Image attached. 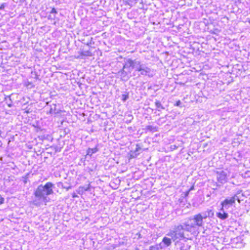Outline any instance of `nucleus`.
I'll list each match as a JSON object with an SVG mask.
<instances>
[{
	"instance_id": "obj_15",
	"label": "nucleus",
	"mask_w": 250,
	"mask_h": 250,
	"mask_svg": "<svg viewBox=\"0 0 250 250\" xmlns=\"http://www.w3.org/2000/svg\"><path fill=\"white\" fill-rule=\"evenodd\" d=\"M145 129L153 132L157 131V127L152 125H147Z\"/></svg>"
},
{
	"instance_id": "obj_36",
	"label": "nucleus",
	"mask_w": 250,
	"mask_h": 250,
	"mask_svg": "<svg viewBox=\"0 0 250 250\" xmlns=\"http://www.w3.org/2000/svg\"><path fill=\"white\" fill-rule=\"evenodd\" d=\"M188 192H189V191L187 192V195H188Z\"/></svg>"
},
{
	"instance_id": "obj_9",
	"label": "nucleus",
	"mask_w": 250,
	"mask_h": 250,
	"mask_svg": "<svg viewBox=\"0 0 250 250\" xmlns=\"http://www.w3.org/2000/svg\"><path fill=\"white\" fill-rule=\"evenodd\" d=\"M57 107V105L56 104H52V105H50L49 113L51 114L60 113L61 110Z\"/></svg>"
},
{
	"instance_id": "obj_29",
	"label": "nucleus",
	"mask_w": 250,
	"mask_h": 250,
	"mask_svg": "<svg viewBox=\"0 0 250 250\" xmlns=\"http://www.w3.org/2000/svg\"><path fill=\"white\" fill-rule=\"evenodd\" d=\"M222 206L221 208L220 209V212H226L225 211V207H223V206Z\"/></svg>"
},
{
	"instance_id": "obj_12",
	"label": "nucleus",
	"mask_w": 250,
	"mask_h": 250,
	"mask_svg": "<svg viewBox=\"0 0 250 250\" xmlns=\"http://www.w3.org/2000/svg\"><path fill=\"white\" fill-rule=\"evenodd\" d=\"M98 151V148L95 147L93 148H89L87 150V155L91 156L93 154L96 153Z\"/></svg>"
},
{
	"instance_id": "obj_4",
	"label": "nucleus",
	"mask_w": 250,
	"mask_h": 250,
	"mask_svg": "<svg viewBox=\"0 0 250 250\" xmlns=\"http://www.w3.org/2000/svg\"><path fill=\"white\" fill-rule=\"evenodd\" d=\"M236 200H237L239 202H240L238 197L236 194H235L232 197L226 198L223 201L221 202V205L223 206V207H225V208L227 209L229 207L235 204Z\"/></svg>"
},
{
	"instance_id": "obj_8",
	"label": "nucleus",
	"mask_w": 250,
	"mask_h": 250,
	"mask_svg": "<svg viewBox=\"0 0 250 250\" xmlns=\"http://www.w3.org/2000/svg\"><path fill=\"white\" fill-rule=\"evenodd\" d=\"M201 214L203 219H206L207 217L212 218L214 216V212L211 209H208Z\"/></svg>"
},
{
	"instance_id": "obj_31",
	"label": "nucleus",
	"mask_w": 250,
	"mask_h": 250,
	"mask_svg": "<svg viewBox=\"0 0 250 250\" xmlns=\"http://www.w3.org/2000/svg\"><path fill=\"white\" fill-rule=\"evenodd\" d=\"M4 198H2V197H0V204H3V202H4Z\"/></svg>"
},
{
	"instance_id": "obj_11",
	"label": "nucleus",
	"mask_w": 250,
	"mask_h": 250,
	"mask_svg": "<svg viewBox=\"0 0 250 250\" xmlns=\"http://www.w3.org/2000/svg\"><path fill=\"white\" fill-rule=\"evenodd\" d=\"M216 216L219 219L224 220L229 217V214L227 212H217Z\"/></svg>"
},
{
	"instance_id": "obj_10",
	"label": "nucleus",
	"mask_w": 250,
	"mask_h": 250,
	"mask_svg": "<svg viewBox=\"0 0 250 250\" xmlns=\"http://www.w3.org/2000/svg\"><path fill=\"white\" fill-rule=\"evenodd\" d=\"M14 96V94H11L10 96H7L5 97L4 101L6 102V104H7V105L11 107L12 106V97Z\"/></svg>"
},
{
	"instance_id": "obj_1",
	"label": "nucleus",
	"mask_w": 250,
	"mask_h": 250,
	"mask_svg": "<svg viewBox=\"0 0 250 250\" xmlns=\"http://www.w3.org/2000/svg\"><path fill=\"white\" fill-rule=\"evenodd\" d=\"M130 68H134L140 77H152L155 73L154 69L145 64L141 63L137 59L132 60L127 59L125 62L122 74H124L125 72L126 74Z\"/></svg>"
},
{
	"instance_id": "obj_23",
	"label": "nucleus",
	"mask_w": 250,
	"mask_h": 250,
	"mask_svg": "<svg viewBox=\"0 0 250 250\" xmlns=\"http://www.w3.org/2000/svg\"><path fill=\"white\" fill-rule=\"evenodd\" d=\"M149 250H159V247L158 245L151 246L149 247Z\"/></svg>"
},
{
	"instance_id": "obj_21",
	"label": "nucleus",
	"mask_w": 250,
	"mask_h": 250,
	"mask_svg": "<svg viewBox=\"0 0 250 250\" xmlns=\"http://www.w3.org/2000/svg\"><path fill=\"white\" fill-rule=\"evenodd\" d=\"M83 43L88 46H90L94 44V42L92 41V38H90V39L89 41H87L86 42H83Z\"/></svg>"
},
{
	"instance_id": "obj_18",
	"label": "nucleus",
	"mask_w": 250,
	"mask_h": 250,
	"mask_svg": "<svg viewBox=\"0 0 250 250\" xmlns=\"http://www.w3.org/2000/svg\"><path fill=\"white\" fill-rule=\"evenodd\" d=\"M80 54L81 56H86V57L92 56V53L90 51H89V50L82 51L80 53Z\"/></svg>"
},
{
	"instance_id": "obj_13",
	"label": "nucleus",
	"mask_w": 250,
	"mask_h": 250,
	"mask_svg": "<svg viewBox=\"0 0 250 250\" xmlns=\"http://www.w3.org/2000/svg\"><path fill=\"white\" fill-rule=\"evenodd\" d=\"M155 105L156 106L158 111H160L161 109H165V107L162 105V104H161V102L158 100H155Z\"/></svg>"
},
{
	"instance_id": "obj_17",
	"label": "nucleus",
	"mask_w": 250,
	"mask_h": 250,
	"mask_svg": "<svg viewBox=\"0 0 250 250\" xmlns=\"http://www.w3.org/2000/svg\"><path fill=\"white\" fill-rule=\"evenodd\" d=\"M24 85L26 86L27 88L31 89L34 87V85L32 82H29L28 81H25L24 83Z\"/></svg>"
},
{
	"instance_id": "obj_16",
	"label": "nucleus",
	"mask_w": 250,
	"mask_h": 250,
	"mask_svg": "<svg viewBox=\"0 0 250 250\" xmlns=\"http://www.w3.org/2000/svg\"><path fill=\"white\" fill-rule=\"evenodd\" d=\"M72 80L74 81V82H72L71 83H73V85L74 86H76V85H78V86L80 88H83V86L84 85L80 82V81H77L76 79H72Z\"/></svg>"
},
{
	"instance_id": "obj_14",
	"label": "nucleus",
	"mask_w": 250,
	"mask_h": 250,
	"mask_svg": "<svg viewBox=\"0 0 250 250\" xmlns=\"http://www.w3.org/2000/svg\"><path fill=\"white\" fill-rule=\"evenodd\" d=\"M162 241L167 246H169L171 244V239L166 237L163 238Z\"/></svg>"
},
{
	"instance_id": "obj_35",
	"label": "nucleus",
	"mask_w": 250,
	"mask_h": 250,
	"mask_svg": "<svg viewBox=\"0 0 250 250\" xmlns=\"http://www.w3.org/2000/svg\"><path fill=\"white\" fill-rule=\"evenodd\" d=\"M123 76V77H125V76H126V75H124Z\"/></svg>"
},
{
	"instance_id": "obj_3",
	"label": "nucleus",
	"mask_w": 250,
	"mask_h": 250,
	"mask_svg": "<svg viewBox=\"0 0 250 250\" xmlns=\"http://www.w3.org/2000/svg\"><path fill=\"white\" fill-rule=\"evenodd\" d=\"M183 224L175 225L167 233V235L170 236L173 241L178 242L179 240L188 239V234H186L185 227L183 226Z\"/></svg>"
},
{
	"instance_id": "obj_20",
	"label": "nucleus",
	"mask_w": 250,
	"mask_h": 250,
	"mask_svg": "<svg viewBox=\"0 0 250 250\" xmlns=\"http://www.w3.org/2000/svg\"><path fill=\"white\" fill-rule=\"evenodd\" d=\"M128 93H125V94H122V100L125 102L128 99Z\"/></svg>"
},
{
	"instance_id": "obj_27",
	"label": "nucleus",
	"mask_w": 250,
	"mask_h": 250,
	"mask_svg": "<svg viewBox=\"0 0 250 250\" xmlns=\"http://www.w3.org/2000/svg\"><path fill=\"white\" fill-rule=\"evenodd\" d=\"M6 5V4L5 3H3L2 4H1V5L0 6V10L4 9V8L5 7Z\"/></svg>"
},
{
	"instance_id": "obj_26",
	"label": "nucleus",
	"mask_w": 250,
	"mask_h": 250,
	"mask_svg": "<svg viewBox=\"0 0 250 250\" xmlns=\"http://www.w3.org/2000/svg\"><path fill=\"white\" fill-rule=\"evenodd\" d=\"M23 182L25 184L27 183L28 177L27 176L22 177Z\"/></svg>"
},
{
	"instance_id": "obj_6",
	"label": "nucleus",
	"mask_w": 250,
	"mask_h": 250,
	"mask_svg": "<svg viewBox=\"0 0 250 250\" xmlns=\"http://www.w3.org/2000/svg\"><path fill=\"white\" fill-rule=\"evenodd\" d=\"M217 178L218 181L221 184H225L227 182V174L222 170L217 172Z\"/></svg>"
},
{
	"instance_id": "obj_34",
	"label": "nucleus",
	"mask_w": 250,
	"mask_h": 250,
	"mask_svg": "<svg viewBox=\"0 0 250 250\" xmlns=\"http://www.w3.org/2000/svg\"><path fill=\"white\" fill-rule=\"evenodd\" d=\"M135 250H139V249H138V248H136L135 249Z\"/></svg>"
},
{
	"instance_id": "obj_7",
	"label": "nucleus",
	"mask_w": 250,
	"mask_h": 250,
	"mask_svg": "<svg viewBox=\"0 0 250 250\" xmlns=\"http://www.w3.org/2000/svg\"><path fill=\"white\" fill-rule=\"evenodd\" d=\"M194 222H195V224H196L198 227H202L203 225V218L201 216V214L199 213L196 215H195L192 217Z\"/></svg>"
},
{
	"instance_id": "obj_2",
	"label": "nucleus",
	"mask_w": 250,
	"mask_h": 250,
	"mask_svg": "<svg viewBox=\"0 0 250 250\" xmlns=\"http://www.w3.org/2000/svg\"><path fill=\"white\" fill-rule=\"evenodd\" d=\"M54 188V185L51 182H47L44 185H39L34 191V198L32 204L39 207L43 203L46 202L47 196L53 194Z\"/></svg>"
},
{
	"instance_id": "obj_30",
	"label": "nucleus",
	"mask_w": 250,
	"mask_h": 250,
	"mask_svg": "<svg viewBox=\"0 0 250 250\" xmlns=\"http://www.w3.org/2000/svg\"><path fill=\"white\" fill-rule=\"evenodd\" d=\"M80 188H82V189H83L85 191H87V190H88L89 189V187H80Z\"/></svg>"
},
{
	"instance_id": "obj_28",
	"label": "nucleus",
	"mask_w": 250,
	"mask_h": 250,
	"mask_svg": "<svg viewBox=\"0 0 250 250\" xmlns=\"http://www.w3.org/2000/svg\"><path fill=\"white\" fill-rule=\"evenodd\" d=\"M48 18L49 20H54L55 19V18H56V17H55V15H54L53 16H52V15H49Z\"/></svg>"
},
{
	"instance_id": "obj_25",
	"label": "nucleus",
	"mask_w": 250,
	"mask_h": 250,
	"mask_svg": "<svg viewBox=\"0 0 250 250\" xmlns=\"http://www.w3.org/2000/svg\"><path fill=\"white\" fill-rule=\"evenodd\" d=\"M175 106L182 107V103L180 100L176 102V104H174Z\"/></svg>"
},
{
	"instance_id": "obj_32",
	"label": "nucleus",
	"mask_w": 250,
	"mask_h": 250,
	"mask_svg": "<svg viewBox=\"0 0 250 250\" xmlns=\"http://www.w3.org/2000/svg\"><path fill=\"white\" fill-rule=\"evenodd\" d=\"M62 188H65L67 190H68L69 189L71 188V187L69 186L68 187H65L62 186Z\"/></svg>"
},
{
	"instance_id": "obj_19",
	"label": "nucleus",
	"mask_w": 250,
	"mask_h": 250,
	"mask_svg": "<svg viewBox=\"0 0 250 250\" xmlns=\"http://www.w3.org/2000/svg\"><path fill=\"white\" fill-rule=\"evenodd\" d=\"M140 154V153H136L134 151H131L129 153L130 158H135Z\"/></svg>"
},
{
	"instance_id": "obj_33",
	"label": "nucleus",
	"mask_w": 250,
	"mask_h": 250,
	"mask_svg": "<svg viewBox=\"0 0 250 250\" xmlns=\"http://www.w3.org/2000/svg\"><path fill=\"white\" fill-rule=\"evenodd\" d=\"M72 196L73 198H75V197H77V195L75 193H73L72 194Z\"/></svg>"
},
{
	"instance_id": "obj_22",
	"label": "nucleus",
	"mask_w": 250,
	"mask_h": 250,
	"mask_svg": "<svg viewBox=\"0 0 250 250\" xmlns=\"http://www.w3.org/2000/svg\"><path fill=\"white\" fill-rule=\"evenodd\" d=\"M142 149V148L140 146V145L139 144H137L136 145V149L135 150H134V151L136 152V153H140V151Z\"/></svg>"
},
{
	"instance_id": "obj_5",
	"label": "nucleus",
	"mask_w": 250,
	"mask_h": 250,
	"mask_svg": "<svg viewBox=\"0 0 250 250\" xmlns=\"http://www.w3.org/2000/svg\"><path fill=\"white\" fill-rule=\"evenodd\" d=\"M195 224L192 217H190L183 224L184 225L183 226L185 227V229L186 230H187L188 232H189L192 231V229H194L195 227L197 226L196 224Z\"/></svg>"
},
{
	"instance_id": "obj_24",
	"label": "nucleus",
	"mask_w": 250,
	"mask_h": 250,
	"mask_svg": "<svg viewBox=\"0 0 250 250\" xmlns=\"http://www.w3.org/2000/svg\"><path fill=\"white\" fill-rule=\"evenodd\" d=\"M57 13V11L55 8H53L50 12V14H56Z\"/></svg>"
}]
</instances>
